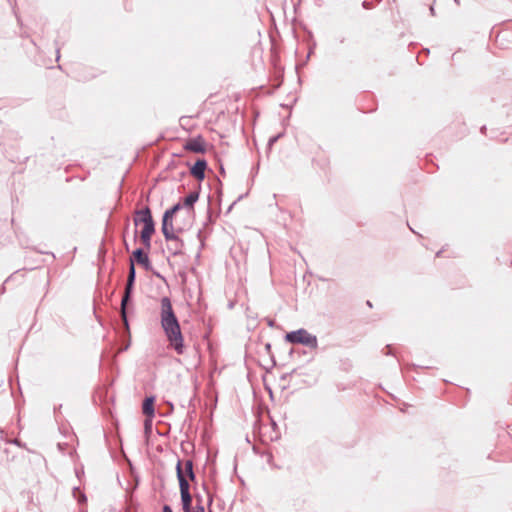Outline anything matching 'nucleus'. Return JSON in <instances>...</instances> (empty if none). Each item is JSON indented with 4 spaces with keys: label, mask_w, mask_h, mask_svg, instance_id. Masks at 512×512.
I'll list each match as a JSON object with an SVG mask.
<instances>
[{
    "label": "nucleus",
    "mask_w": 512,
    "mask_h": 512,
    "mask_svg": "<svg viewBox=\"0 0 512 512\" xmlns=\"http://www.w3.org/2000/svg\"><path fill=\"white\" fill-rule=\"evenodd\" d=\"M160 323L169 347L178 355L184 354L185 345L180 323L173 310L170 298L166 296L161 298L160 301Z\"/></svg>",
    "instance_id": "obj_1"
},
{
    "label": "nucleus",
    "mask_w": 512,
    "mask_h": 512,
    "mask_svg": "<svg viewBox=\"0 0 512 512\" xmlns=\"http://www.w3.org/2000/svg\"><path fill=\"white\" fill-rule=\"evenodd\" d=\"M285 340L291 344H302L310 349H317L318 347L317 337L304 328L288 332L285 335Z\"/></svg>",
    "instance_id": "obj_2"
},
{
    "label": "nucleus",
    "mask_w": 512,
    "mask_h": 512,
    "mask_svg": "<svg viewBox=\"0 0 512 512\" xmlns=\"http://www.w3.org/2000/svg\"><path fill=\"white\" fill-rule=\"evenodd\" d=\"M135 279H136L135 265L133 263V260H130L127 282H126L124 294H123V297H122V300H121V318H122L123 323H124V325L126 327H128V319H127L126 306H127L128 302L131 299V295H132V292H133V287H134Z\"/></svg>",
    "instance_id": "obj_3"
},
{
    "label": "nucleus",
    "mask_w": 512,
    "mask_h": 512,
    "mask_svg": "<svg viewBox=\"0 0 512 512\" xmlns=\"http://www.w3.org/2000/svg\"><path fill=\"white\" fill-rule=\"evenodd\" d=\"M177 478L179 482L182 507L184 512H191L192 496L189 491V482L183 474L182 462L179 460L176 465Z\"/></svg>",
    "instance_id": "obj_4"
},
{
    "label": "nucleus",
    "mask_w": 512,
    "mask_h": 512,
    "mask_svg": "<svg viewBox=\"0 0 512 512\" xmlns=\"http://www.w3.org/2000/svg\"><path fill=\"white\" fill-rule=\"evenodd\" d=\"M155 232V223L154 220L148 221L145 225H143V229L140 232V239L143 245L147 248H151V237Z\"/></svg>",
    "instance_id": "obj_5"
},
{
    "label": "nucleus",
    "mask_w": 512,
    "mask_h": 512,
    "mask_svg": "<svg viewBox=\"0 0 512 512\" xmlns=\"http://www.w3.org/2000/svg\"><path fill=\"white\" fill-rule=\"evenodd\" d=\"M130 260H133V263L136 262L139 265H142L146 270L151 268L149 257L142 248H137L134 250Z\"/></svg>",
    "instance_id": "obj_6"
},
{
    "label": "nucleus",
    "mask_w": 512,
    "mask_h": 512,
    "mask_svg": "<svg viewBox=\"0 0 512 512\" xmlns=\"http://www.w3.org/2000/svg\"><path fill=\"white\" fill-rule=\"evenodd\" d=\"M184 149L194 153H204V141L201 136L189 139L184 145Z\"/></svg>",
    "instance_id": "obj_7"
},
{
    "label": "nucleus",
    "mask_w": 512,
    "mask_h": 512,
    "mask_svg": "<svg viewBox=\"0 0 512 512\" xmlns=\"http://www.w3.org/2000/svg\"><path fill=\"white\" fill-rule=\"evenodd\" d=\"M152 220L153 218L151 210L148 206L144 207L143 209L135 211V217L133 219L135 226H138L140 224L145 225L146 223H148V221Z\"/></svg>",
    "instance_id": "obj_8"
},
{
    "label": "nucleus",
    "mask_w": 512,
    "mask_h": 512,
    "mask_svg": "<svg viewBox=\"0 0 512 512\" xmlns=\"http://www.w3.org/2000/svg\"><path fill=\"white\" fill-rule=\"evenodd\" d=\"M207 162L204 159H198L190 169V173L199 181L205 178Z\"/></svg>",
    "instance_id": "obj_9"
},
{
    "label": "nucleus",
    "mask_w": 512,
    "mask_h": 512,
    "mask_svg": "<svg viewBox=\"0 0 512 512\" xmlns=\"http://www.w3.org/2000/svg\"><path fill=\"white\" fill-rule=\"evenodd\" d=\"M161 229L166 240H177V234L173 226V220L162 218Z\"/></svg>",
    "instance_id": "obj_10"
},
{
    "label": "nucleus",
    "mask_w": 512,
    "mask_h": 512,
    "mask_svg": "<svg viewBox=\"0 0 512 512\" xmlns=\"http://www.w3.org/2000/svg\"><path fill=\"white\" fill-rule=\"evenodd\" d=\"M154 401L155 399L152 396L145 398L142 405V411L144 415L149 417L154 416Z\"/></svg>",
    "instance_id": "obj_11"
},
{
    "label": "nucleus",
    "mask_w": 512,
    "mask_h": 512,
    "mask_svg": "<svg viewBox=\"0 0 512 512\" xmlns=\"http://www.w3.org/2000/svg\"><path fill=\"white\" fill-rule=\"evenodd\" d=\"M199 199V192L198 191H192L190 192L183 201L182 207L184 206L187 209L193 210L194 204Z\"/></svg>",
    "instance_id": "obj_12"
},
{
    "label": "nucleus",
    "mask_w": 512,
    "mask_h": 512,
    "mask_svg": "<svg viewBox=\"0 0 512 512\" xmlns=\"http://www.w3.org/2000/svg\"><path fill=\"white\" fill-rule=\"evenodd\" d=\"M171 242V246L169 247V250L172 251L174 255L180 254L182 251L183 243L177 236V240H168Z\"/></svg>",
    "instance_id": "obj_13"
},
{
    "label": "nucleus",
    "mask_w": 512,
    "mask_h": 512,
    "mask_svg": "<svg viewBox=\"0 0 512 512\" xmlns=\"http://www.w3.org/2000/svg\"><path fill=\"white\" fill-rule=\"evenodd\" d=\"M184 468L185 471H183V474L187 475L191 480L195 479V473L193 471V461L188 459L184 462Z\"/></svg>",
    "instance_id": "obj_14"
},
{
    "label": "nucleus",
    "mask_w": 512,
    "mask_h": 512,
    "mask_svg": "<svg viewBox=\"0 0 512 512\" xmlns=\"http://www.w3.org/2000/svg\"><path fill=\"white\" fill-rule=\"evenodd\" d=\"M181 208H182V204H181V203H177V204H175V205H174V206H172L170 209H167V210L164 212L163 218L173 220V216H174V215H175V213H177Z\"/></svg>",
    "instance_id": "obj_15"
},
{
    "label": "nucleus",
    "mask_w": 512,
    "mask_h": 512,
    "mask_svg": "<svg viewBox=\"0 0 512 512\" xmlns=\"http://www.w3.org/2000/svg\"><path fill=\"white\" fill-rule=\"evenodd\" d=\"M194 512H205V509H204L203 505L198 504V505L195 507Z\"/></svg>",
    "instance_id": "obj_16"
},
{
    "label": "nucleus",
    "mask_w": 512,
    "mask_h": 512,
    "mask_svg": "<svg viewBox=\"0 0 512 512\" xmlns=\"http://www.w3.org/2000/svg\"><path fill=\"white\" fill-rule=\"evenodd\" d=\"M163 512H173V511H172V508L169 505H164L163 506Z\"/></svg>",
    "instance_id": "obj_17"
},
{
    "label": "nucleus",
    "mask_w": 512,
    "mask_h": 512,
    "mask_svg": "<svg viewBox=\"0 0 512 512\" xmlns=\"http://www.w3.org/2000/svg\"><path fill=\"white\" fill-rule=\"evenodd\" d=\"M268 325H269L270 327H273V326H274V321H273V320H271V319H270V320H268Z\"/></svg>",
    "instance_id": "obj_18"
},
{
    "label": "nucleus",
    "mask_w": 512,
    "mask_h": 512,
    "mask_svg": "<svg viewBox=\"0 0 512 512\" xmlns=\"http://www.w3.org/2000/svg\"><path fill=\"white\" fill-rule=\"evenodd\" d=\"M363 6H364L365 8H369V7H370V5H369V3H368L367 1H364V2H363Z\"/></svg>",
    "instance_id": "obj_19"
},
{
    "label": "nucleus",
    "mask_w": 512,
    "mask_h": 512,
    "mask_svg": "<svg viewBox=\"0 0 512 512\" xmlns=\"http://www.w3.org/2000/svg\"><path fill=\"white\" fill-rule=\"evenodd\" d=\"M276 140H277V138H276V137L271 138V139L269 140V144H272V143L276 142Z\"/></svg>",
    "instance_id": "obj_20"
},
{
    "label": "nucleus",
    "mask_w": 512,
    "mask_h": 512,
    "mask_svg": "<svg viewBox=\"0 0 512 512\" xmlns=\"http://www.w3.org/2000/svg\"><path fill=\"white\" fill-rule=\"evenodd\" d=\"M125 248L127 251H129V245L127 243H125Z\"/></svg>",
    "instance_id": "obj_21"
},
{
    "label": "nucleus",
    "mask_w": 512,
    "mask_h": 512,
    "mask_svg": "<svg viewBox=\"0 0 512 512\" xmlns=\"http://www.w3.org/2000/svg\"><path fill=\"white\" fill-rule=\"evenodd\" d=\"M485 129H486V127H485V126H483V127L481 128V131H482V132H484V130H485Z\"/></svg>",
    "instance_id": "obj_22"
},
{
    "label": "nucleus",
    "mask_w": 512,
    "mask_h": 512,
    "mask_svg": "<svg viewBox=\"0 0 512 512\" xmlns=\"http://www.w3.org/2000/svg\"><path fill=\"white\" fill-rule=\"evenodd\" d=\"M367 305L370 307L372 306L370 301H367Z\"/></svg>",
    "instance_id": "obj_23"
},
{
    "label": "nucleus",
    "mask_w": 512,
    "mask_h": 512,
    "mask_svg": "<svg viewBox=\"0 0 512 512\" xmlns=\"http://www.w3.org/2000/svg\"><path fill=\"white\" fill-rule=\"evenodd\" d=\"M378 2H380L381 0H377Z\"/></svg>",
    "instance_id": "obj_24"
}]
</instances>
